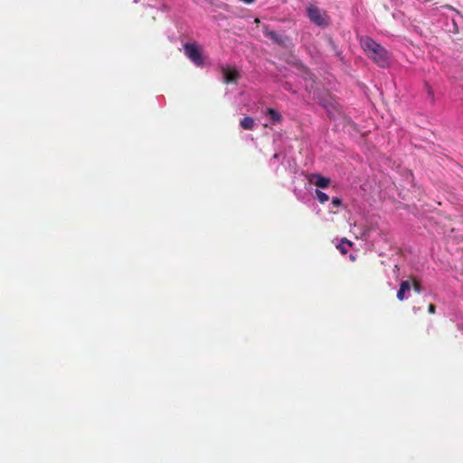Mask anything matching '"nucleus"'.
I'll use <instances>...</instances> for the list:
<instances>
[{"instance_id": "f257e3e1", "label": "nucleus", "mask_w": 463, "mask_h": 463, "mask_svg": "<svg viewBox=\"0 0 463 463\" xmlns=\"http://www.w3.org/2000/svg\"><path fill=\"white\" fill-rule=\"evenodd\" d=\"M360 44L367 57L373 60L377 65L382 68L389 66L390 54L384 47L368 36L362 37L360 39Z\"/></svg>"}, {"instance_id": "f03ea898", "label": "nucleus", "mask_w": 463, "mask_h": 463, "mask_svg": "<svg viewBox=\"0 0 463 463\" xmlns=\"http://www.w3.org/2000/svg\"><path fill=\"white\" fill-rule=\"evenodd\" d=\"M307 14L309 20L317 26L326 27L330 24V18L326 13L314 4H309L307 6Z\"/></svg>"}, {"instance_id": "7ed1b4c3", "label": "nucleus", "mask_w": 463, "mask_h": 463, "mask_svg": "<svg viewBox=\"0 0 463 463\" xmlns=\"http://www.w3.org/2000/svg\"><path fill=\"white\" fill-rule=\"evenodd\" d=\"M184 54L198 67L203 65V58L200 47L196 43H185Z\"/></svg>"}, {"instance_id": "20e7f679", "label": "nucleus", "mask_w": 463, "mask_h": 463, "mask_svg": "<svg viewBox=\"0 0 463 463\" xmlns=\"http://www.w3.org/2000/svg\"><path fill=\"white\" fill-rule=\"evenodd\" d=\"M222 72L225 83H236L239 79V71L232 67H222Z\"/></svg>"}, {"instance_id": "39448f33", "label": "nucleus", "mask_w": 463, "mask_h": 463, "mask_svg": "<svg viewBox=\"0 0 463 463\" xmlns=\"http://www.w3.org/2000/svg\"><path fill=\"white\" fill-rule=\"evenodd\" d=\"M309 182L319 188H326L330 184V179L319 174H312L309 176Z\"/></svg>"}, {"instance_id": "423d86ee", "label": "nucleus", "mask_w": 463, "mask_h": 463, "mask_svg": "<svg viewBox=\"0 0 463 463\" xmlns=\"http://www.w3.org/2000/svg\"><path fill=\"white\" fill-rule=\"evenodd\" d=\"M411 289V282L408 280H404L401 283L400 288L397 292V298L400 301L404 300L405 293Z\"/></svg>"}, {"instance_id": "0eeeda50", "label": "nucleus", "mask_w": 463, "mask_h": 463, "mask_svg": "<svg viewBox=\"0 0 463 463\" xmlns=\"http://www.w3.org/2000/svg\"><path fill=\"white\" fill-rule=\"evenodd\" d=\"M240 126L245 130H252L255 126L254 118L251 117H245L240 121Z\"/></svg>"}, {"instance_id": "6e6552de", "label": "nucleus", "mask_w": 463, "mask_h": 463, "mask_svg": "<svg viewBox=\"0 0 463 463\" xmlns=\"http://www.w3.org/2000/svg\"><path fill=\"white\" fill-rule=\"evenodd\" d=\"M266 113L270 118L273 123L280 122L282 119L281 115L274 109H268Z\"/></svg>"}, {"instance_id": "1a4fd4ad", "label": "nucleus", "mask_w": 463, "mask_h": 463, "mask_svg": "<svg viewBox=\"0 0 463 463\" xmlns=\"http://www.w3.org/2000/svg\"><path fill=\"white\" fill-rule=\"evenodd\" d=\"M316 194L320 203H325L329 199L328 195L320 190L317 189Z\"/></svg>"}, {"instance_id": "9d476101", "label": "nucleus", "mask_w": 463, "mask_h": 463, "mask_svg": "<svg viewBox=\"0 0 463 463\" xmlns=\"http://www.w3.org/2000/svg\"><path fill=\"white\" fill-rule=\"evenodd\" d=\"M267 35H268L271 40H273L274 42H276V43H282L280 36H279L277 33H275V32H269V33H267Z\"/></svg>"}, {"instance_id": "9b49d317", "label": "nucleus", "mask_w": 463, "mask_h": 463, "mask_svg": "<svg viewBox=\"0 0 463 463\" xmlns=\"http://www.w3.org/2000/svg\"><path fill=\"white\" fill-rule=\"evenodd\" d=\"M412 287L415 292L417 293H420L422 290L420 281L417 280L416 279H412Z\"/></svg>"}, {"instance_id": "f8f14e48", "label": "nucleus", "mask_w": 463, "mask_h": 463, "mask_svg": "<svg viewBox=\"0 0 463 463\" xmlns=\"http://www.w3.org/2000/svg\"><path fill=\"white\" fill-rule=\"evenodd\" d=\"M336 248L339 250V251L342 253V254H346L347 253V247L345 245H344V243H339Z\"/></svg>"}, {"instance_id": "ddd939ff", "label": "nucleus", "mask_w": 463, "mask_h": 463, "mask_svg": "<svg viewBox=\"0 0 463 463\" xmlns=\"http://www.w3.org/2000/svg\"><path fill=\"white\" fill-rule=\"evenodd\" d=\"M332 204L335 206V207H338L342 204V200L338 197H333L332 199Z\"/></svg>"}, {"instance_id": "4468645a", "label": "nucleus", "mask_w": 463, "mask_h": 463, "mask_svg": "<svg viewBox=\"0 0 463 463\" xmlns=\"http://www.w3.org/2000/svg\"><path fill=\"white\" fill-rule=\"evenodd\" d=\"M428 311L430 314H434L436 312V306L432 303L429 304Z\"/></svg>"}, {"instance_id": "2eb2a0df", "label": "nucleus", "mask_w": 463, "mask_h": 463, "mask_svg": "<svg viewBox=\"0 0 463 463\" xmlns=\"http://www.w3.org/2000/svg\"><path fill=\"white\" fill-rule=\"evenodd\" d=\"M340 243H344V245H347L348 247L353 246V242L348 241L346 238L342 239Z\"/></svg>"}, {"instance_id": "dca6fc26", "label": "nucleus", "mask_w": 463, "mask_h": 463, "mask_svg": "<svg viewBox=\"0 0 463 463\" xmlns=\"http://www.w3.org/2000/svg\"><path fill=\"white\" fill-rule=\"evenodd\" d=\"M242 2L246 3V4H251L253 3L255 0H241Z\"/></svg>"}]
</instances>
